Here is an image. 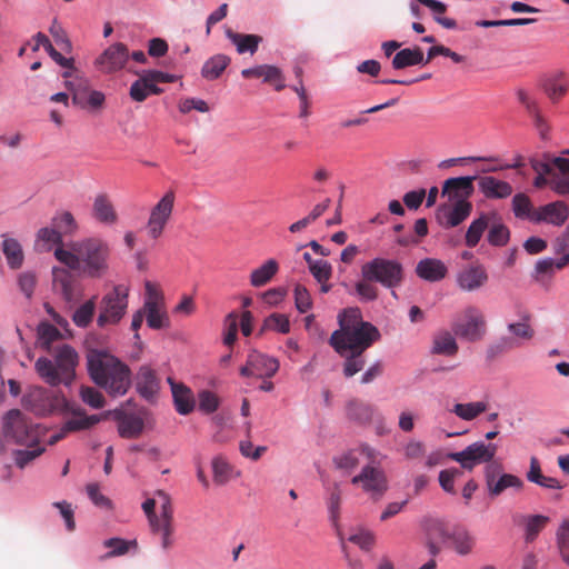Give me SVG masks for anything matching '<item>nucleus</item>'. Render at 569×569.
<instances>
[{
    "instance_id": "nucleus-1",
    "label": "nucleus",
    "mask_w": 569,
    "mask_h": 569,
    "mask_svg": "<svg viewBox=\"0 0 569 569\" xmlns=\"http://www.w3.org/2000/svg\"><path fill=\"white\" fill-rule=\"evenodd\" d=\"M339 329L333 331L329 343L338 355L363 353L380 339L376 326L363 321L358 307L343 309L338 315Z\"/></svg>"
},
{
    "instance_id": "nucleus-2",
    "label": "nucleus",
    "mask_w": 569,
    "mask_h": 569,
    "mask_svg": "<svg viewBox=\"0 0 569 569\" xmlns=\"http://www.w3.org/2000/svg\"><path fill=\"white\" fill-rule=\"evenodd\" d=\"M56 259L71 270L90 278H101L108 271L109 244L99 238L72 241L69 249L57 248Z\"/></svg>"
},
{
    "instance_id": "nucleus-3",
    "label": "nucleus",
    "mask_w": 569,
    "mask_h": 569,
    "mask_svg": "<svg viewBox=\"0 0 569 569\" xmlns=\"http://www.w3.org/2000/svg\"><path fill=\"white\" fill-rule=\"evenodd\" d=\"M87 368L91 380L112 397H121L130 388L129 367L106 350H90L87 355Z\"/></svg>"
},
{
    "instance_id": "nucleus-4",
    "label": "nucleus",
    "mask_w": 569,
    "mask_h": 569,
    "mask_svg": "<svg viewBox=\"0 0 569 569\" xmlns=\"http://www.w3.org/2000/svg\"><path fill=\"white\" fill-rule=\"evenodd\" d=\"M2 432L8 442L32 447L40 442L46 428L33 425L20 410L12 409L2 419Z\"/></svg>"
},
{
    "instance_id": "nucleus-5",
    "label": "nucleus",
    "mask_w": 569,
    "mask_h": 569,
    "mask_svg": "<svg viewBox=\"0 0 569 569\" xmlns=\"http://www.w3.org/2000/svg\"><path fill=\"white\" fill-rule=\"evenodd\" d=\"M361 277L365 280L373 281L386 289L391 290V295L397 298L395 288L403 281V267L397 259L375 257L361 266Z\"/></svg>"
},
{
    "instance_id": "nucleus-6",
    "label": "nucleus",
    "mask_w": 569,
    "mask_h": 569,
    "mask_svg": "<svg viewBox=\"0 0 569 569\" xmlns=\"http://www.w3.org/2000/svg\"><path fill=\"white\" fill-rule=\"evenodd\" d=\"M529 164L536 174L552 176V191L558 196L569 194V159L553 157L543 152L541 158H529Z\"/></svg>"
},
{
    "instance_id": "nucleus-7",
    "label": "nucleus",
    "mask_w": 569,
    "mask_h": 569,
    "mask_svg": "<svg viewBox=\"0 0 569 569\" xmlns=\"http://www.w3.org/2000/svg\"><path fill=\"white\" fill-rule=\"evenodd\" d=\"M92 66L94 70L102 76H114L128 67V46L121 41L109 43L93 59Z\"/></svg>"
},
{
    "instance_id": "nucleus-8",
    "label": "nucleus",
    "mask_w": 569,
    "mask_h": 569,
    "mask_svg": "<svg viewBox=\"0 0 569 569\" xmlns=\"http://www.w3.org/2000/svg\"><path fill=\"white\" fill-rule=\"evenodd\" d=\"M128 308V288L123 284L114 286L106 293L100 302V313L97 319L99 327L118 323Z\"/></svg>"
},
{
    "instance_id": "nucleus-9",
    "label": "nucleus",
    "mask_w": 569,
    "mask_h": 569,
    "mask_svg": "<svg viewBox=\"0 0 569 569\" xmlns=\"http://www.w3.org/2000/svg\"><path fill=\"white\" fill-rule=\"evenodd\" d=\"M451 328L458 337L470 342L481 340L487 331L482 312L473 306L467 307L463 310L462 318L452 321Z\"/></svg>"
},
{
    "instance_id": "nucleus-10",
    "label": "nucleus",
    "mask_w": 569,
    "mask_h": 569,
    "mask_svg": "<svg viewBox=\"0 0 569 569\" xmlns=\"http://www.w3.org/2000/svg\"><path fill=\"white\" fill-rule=\"evenodd\" d=\"M496 452L497 445L477 441L469 445L461 451L449 453L448 457L460 463L463 469L472 470L475 466L479 463H492L491 460L496 456Z\"/></svg>"
},
{
    "instance_id": "nucleus-11",
    "label": "nucleus",
    "mask_w": 569,
    "mask_h": 569,
    "mask_svg": "<svg viewBox=\"0 0 569 569\" xmlns=\"http://www.w3.org/2000/svg\"><path fill=\"white\" fill-rule=\"evenodd\" d=\"M501 465L493 462L485 467V480L488 493L491 497L500 496L507 489L521 490L523 480L512 473L501 472Z\"/></svg>"
},
{
    "instance_id": "nucleus-12",
    "label": "nucleus",
    "mask_w": 569,
    "mask_h": 569,
    "mask_svg": "<svg viewBox=\"0 0 569 569\" xmlns=\"http://www.w3.org/2000/svg\"><path fill=\"white\" fill-rule=\"evenodd\" d=\"M176 196L173 191H168L163 197L151 208L147 221V231L150 238L158 239L173 211Z\"/></svg>"
},
{
    "instance_id": "nucleus-13",
    "label": "nucleus",
    "mask_w": 569,
    "mask_h": 569,
    "mask_svg": "<svg viewBox=\"0 0 569 569\" xmlns=\"http://www.w3.org/2000/svg\"><path fill=\"white\" fill-rule=\"evenodd\" d=\"M352 485H359L365 492L373 498L381 497L388 489V481L380 467L366 465L360 473L351 479Z\"/></svg>"
},
{
    "instance_id": "nucleus-14",
    "label": "nucleus",
    "mask_w": 569,
    "mask_h": 569,
    "mask_svg": "<svg viewBox=\"0 0 569 569\" xmlns=\"http://www.w3.org/2000/svg\"><path fill=\"white\" fill-rule=\"evenodd\" d=\"M489 281L487 268L475 262L459 269L456 273V286L462 292H475L482 289Z\"/></svg>"
},
{
    "instance_id": "nucleus-15",
    "label": "nucleus",
    "mask_w": 569,
    "mask_h": 569,
    "mask_svg": "<svg viewBox=\"0 0 569 569\" xmlns=\"http://www.w3.org/2000/svg\"><path fill=\"white\" fill-rule=\"evenodd\" d=\"M52 288L68 303L77 301L81 296L79 280L66 268H52Z\"/></svg>"
},
{
    "instance_id": "nucleus-16",
    "label": "nucleus",
    "mask_w": 569,
    "mask_h": 569,
    "mask_svg": "<svg viewBox=\"0 0 569 569\" xmlns=\"http://www.w3.org/2000/svg\"><path fill=\"white\" fill-rule=\"evenodd\" d=\"M538 84L551 102H558L569 89V79L563 70H553L539 77Z\"/></svg>"
},
{
    "instance_id": "nucleus-17",
    "label": "nucleus",
    "mask_w": 569,
    "mask_h": 569,
    "mask_svg": "<svg viewBox=\"0 0 569 569\" xmlns=\"http://www.w3.org/2000/svg\"><path fill=\"white\" fill-rule=\"evenodd\" d=\"M148 411L146 409L139 410L138 413H126L122 411H114V418L118 422V432L121 438L134 439L138 438L144 429V418Z\"/></svg>"
},
{
    "instance_id": "nucleus-18",
    "label": "nucleus",
    "mask_w": 569,
    "mask_h": 569,
    "mask_svg": "<svg viewBox=\"0 0 569 569\" xmlns=\"http://www.w3.org/2000/svg\"><path fill=\"white\" fill-rule=\"evenodd\" d=\"M568 218V204L562 200H557L536 209L533 223H548L553 227H562Z\"/></svg>"
},
{
    "instance_id": "nucleus-19",
    "label": "nucleus",
    "mask_w": 569,
    "mask_h": 569,
    "mask_svg": "<svg viewBox=\"0 0 569 569\" xmlns=\"http://www.w3.org/2000/svg\"><path fill=\"white\" fill-rule=\"evenodd\" d=\"M476 180L479 192L489 200H505L513 192L511 183L490 174L476 177Z\"/></svg>"
},
{
    "instance_id": "nucleus-20",
    "label": "nucleus",
    "mask_w": 569,
    "mask_h": 569,
    "mask_svg": "<svg viewBox=\"0 0 569 569\" xmlns=\"http://www.w3.org/2000/svg\"><path fill=\"white\" fill-rule=\"evenodd\" d=\"M475 180L476 176L449 178L443 183L442 194L452 202L469 201L475 190Z\"/></svg>"
},
{
    "instance_id": "nucleus-21",
    "label": "nucleus",
    "mask_w": 569,
    "mask_h": 569,
    "mask_svg": "<svg viewBox=\"0 0 569 569\" xmlns=\"http://www.w3.org/2000/svg\"><path fill=\"white\" fill-rule=\"evenodd\" d=\"M160 385L153 369L142 366L136 376V390L146 401L153 403L157 400Z\"/></svg>"
},
{
    "instance_id": "nucleus-22",
    "label": "nucleus",
    "mask_w": 569,
    "mask_h": 569,
    "mask_svg": "<svg viewBox=\"0 0 569 569\" xmlns=\"http://www.w3.org/2000/svg\"><path fill=\"white\" fill-rule=\"evenodd\" d=\"M34 369L39 377L48 385L56 387L60 383H64L66 386H69L72 380L64 376L59 368V366L56 363V361L50 360L46 357H40L36 363Z\"/></svg>"
},
{
    "instance_id": "nucleus-23",
    "label": "nucleus",
    "mask_w": 569,
    "mask_h": 569,
    "mask_svg": "<svg viewBox=\"0 0 569 569\" xmlns=\"http://www.w3.org/2000/svg\"><path fill=\"white\" fill-rule=\"evenodd\" d=\"M416 274L428 282H439L448 274L447 264L437 258H423L416 264Z\"/></svg>"
},
{
    "instance_id": "nucleus-24",
    "label": "nucleus",
    "mask_w": 569,
    "mask_h": 569,
    "mask_svg": "<svg viewBox=\"0 0 569 569\" xmlns=\"http://www.w3.org/2000/svg\"><path fill=\"white\" fill-rule=\"evenodd\" d=\"M139 78L130 86L129 96L136 102H142L150 96L162 93V89L156 86L149 70L138 73Z\"/></svg>"
},
{
    "instance_id": "nucleus-25",
    "label": "nucleus",
    "mask_w": 569,
    "mask_h": 569,
    "mask_svg": "<svg viewBox=\"0 0 569 569\" xmlns=\"http://www.w3.org/2000/svg\"><path fill=\"white\" fill-rule=\"evenodd\" d=\"M248 365L258 378H271L279 369V361L276 358L258 351L249 353Z\"/></svg>"
},
{
    "instance_id": "nucleus-26",
    "label": "nucleus",
    "mask_w": 569,
    "mask_h": 569,
    "mask_svg": "<svg viewBox=\"0 0 569 569\" xmlns=\"http://www.w3.org/2000/svg\"><path fill=\"white\" fill-rule=\"evenodd\" d=\"M92 217L106 226H113L118 222V214L113 203L106 193H99L94 197Z\"/></svg>"
},
{
    "instance_id": "nucleus-27",
    "label": "nucleus",
    "mask_w": 569,
    "mask_h": 569,
    "mask_svg": "<svg viewBox=\"0 0 569 569\" xmlns=\"http://www.w3.org/2000/svg\"><path fill=\"white\" fill-rule=\"evenodd\" d=\"M167 381L171 387L176 410L182 416L190 413L194 409L192 391L183 383L174 382L170 377L167 379Z\"/></svg>"
},
{
    "instance_id": "nucleus-28",
    "label": "nucleus",
    "mask_w": 569,
    "mask_h": 569,
    "mask_svg": "<svg viewBox=\"0 0 569 569\" xmlns=\"http://www.w3.org/2000/svg\"><path fill=\"white\" fill-rule=\"evenodd\" d=\"M472 203L470 201L453 202L451 208H443L440 217L445 219L443 224L447 228H453L463 222L471 213Z\"/></svg>"
},
{
    "instance_id": "nucleus-29",
    "label": "nucleus",
    "mask_w": 569,
    "mask_h": 569,
    "mask_svg": "<svg viewBox=\"0 0 569 569\" xmlns=\"http://www.w3.org/2000/svg\"><path fill=\"white\" fill-rule=\"evenodd\" d=\"M507 331L510 337L517 340L520 345L525 341H530L535 337V329L531 325V315L521 312L519 320L507 323Z\"/></svg>"
},
{
    "instance_id": "nucleus-30",
    "label": "nucleus",
    "mask_w": 569,
    "mask_h": 569,
    "mask_svg": "<svg viewBox=\"0 0 569 569\" xmlns=\"http://www.w3.org/2000/svg\"><path fill=\"white\" fill-rule=\"evenodd\" d=\"M54 361L62 373L73 380L74 368L78 365L77 351L69 345H61L56 349Z\"/></svg>"
},
{
    "instance_id": "nucleus-31",
    "label": "nucleus",
    "mask_w": 569,
    "mask_h": 569,
    "mask_svg": "<svg viewBox=\"0 0 569 569\" xmlns=\"http://www.w3.org/2000/svg\"><path fill=\"white\" fill-rule=\"evenodd\" d=\"M23 407L38 416L49 415L53 406L49 397L41 389H37L22 398Z\"/></svg>"
},
{
    "instance_id": "nucleus-32",
    "label": "nucleus",
    "mask_w": 569,
    "mask_h": 569,
    "mask_svg": "<svg viewBox=\"0 0 569 569\" xmlns=\"http://www.w3.org/2000/svg\"><path fill=\"white\" fill-rule=\"evenodd\" d=\"M33 39H34V41H38V44H42V48L47 51V53L50 56V58L58 66L67 69V71L63 72V77L64 78L71 77V73H72L71 71L74 68L73 58L63 57L59 51H57L54 49V47L50 42L49 38L42 32H38Z\"/></svg>"
},
{
    "instance_id": "nucleus-33",
    "label": "nucleus",
    "mask_w": 569,
    "mask_h": 569,
    "mask_svg": "<svg viewBox=\"0 0 569 569\" xmlns=\"http://www.w3.org/2000/svg\"><path fill=\"white\" fill-rule=\"evenodd\" d=\"M224 33L226 37L236 46L239 54H243L246 52L253 54L262 41L260 36L237 33L231 29H226Z\"/></svg>"
},
{
    "instance_id": "nucleus-34",
    "label": "nucleus",
    "mask_w": 569,
    "mask_h": 569,
    "mask_svg": "<svg viewBox=\"0 0 569 569\" xmlns=\"http://www.w3.org/2000/svg\"><path fill=\"white\" fill-rule=\"evenodd\" d=\"M54 248L62 247V236L52 224L38 230L36 238V249L38 251H51Z\"/></svg>"
},
{
    "instance_id": "nucleus-35",
    "label": "nucleus",
    "mask_w": 569,
    "mask_h": 569,
    "mask_svg": "<svg viewBox=\"0 0 569 569\" xmlns=\"http://www.w3.org/2000/svg\"><path fill=\"white\" fill-rule=\"evenodd\" d=\"M72 413L74 417L62 425L67 433L88 430L101 421V416H87L81 408L73 409Z\"/></svg>"
},
{
    "instance_id": "nucleus-36",
    "label": "nucleus",
    "mask_w": 569,
    "mask_h": 569,
    "mask_svg": "<svg viewBox=\"0 0 569 569\" xmlns=\"http://www.w3.org/2000/svg\"><path fill=\"white\" fill-rule=\"evenodd\" d=\"M427 64L420 48H406L398 51L392 59L393 69L400 70L412 66Z\"/></svg>"
},
{
    "instance_id": "nucleus-37",
    "label": "nucleus",
    "mask_w": 569,
    "mask_h": 569,
    "mask_svg": "<svg viewBox=\"0 0 569 569\" xmlns=\"http://www.w3.org/2000/svg\"><path fill=\"white\" fill-rule=\"evenodd\" d=\"M377 410L373 406L358 400H351L347 405V417L358 423H369L376 418Z\"/></svg>"
},
{
    "instance_id": "nucleus-38",
    "label": "nucleus",
    "mask_w": 569,
    "mask_h": 569,
    "mask_svg": "<svg viewBox=\"0 0 569 569\" xmlns=\"http://www.w3.org/2000/svg\"><path fill=\"white\" fill-rule=\"evenodd\" d=\"M2 252L6 257L9 268L16 270L22 267L24 254L21 244L17 239L2 236Z\"/></svg>"
},
{
    "instance_id": "nucleus-39",
    "label": "nucleus",
    "mask_w": 569,
    "mask_h": 569,
    "mask_svg": "<svg viewBox=\"0 0 569 569\" xmlns=\"http://www.w3.org/2000/svg\"><path fill=\"white\" fill-rule=\"evenodd\" d=\"M62 333L53 325L42 321L37 327V345L44 351H50L53 343L62 339Z\"/></svg>"
},
{
    "instance_id": "nucleus-40",
    "label": "nucleus",
    "mask_w": 569,
    "mask_h": 569,
    "mask_svg": "<svg viewBox=\"0 0 569 569\" xmlns=\"http://www.w3.org/2000/svg\"><path fill=\"white\" fill-rule=\"evenodd\" d=\"M461 556L468 555L475 546V537L465 528H452L449 543Z\"/></svg>"
},
{
    "instance_id": "nucleus-41",
    "label": "nucleus",
    "mask_w": 569,
    "mask_h": 569,
    "mask_svg": "<svg viewBox=\"0 0 569 569\" xmlns=\"http://www.w3.org/2000/svg\"><path fill=\"white\" fill-rule=\"evenodd\" d=\"M213 481L218 486L227 485L234 476L233 467L226 457L218 455L211 460Z\"/></svg>"
},
{
    "instance_id": "nucleus-42",
    "label": "nucleus",
    "mask_w": 569,
    "mask_h": 569,
    "mask_svg": "<svg viewBox=\"0 0 569 569\" xmlns=\"http://www.w3.org/2000/svg\"><path fill=\"white\" fill-rule=\"evenodd\" d=\"M143 312L149 328L159 330L169 327V318L161 310L160 303L156 305L153 301H144Z\"/></svg>"
},
{
    "instance_id": "nucleus-43",
    "label": "nucleus",
    "mask_w": 569,
    "mask_h": 569,
    "mask_svg": "<svg viewBox=\"0 0 569 569\" xmlns=\"http://www.w3.org/2000/svg\"><path fill=\"white\" fill-rule=\"evenodd\" d=\"M149 527L151 532L159 537L161 549L168 551L174 542L173 520H154Z\"/></svg>"
},
{
    "instance_id": "nucleus-44",
    "label": "nucleus",
    "mask_w": 569,
    "mask_h": 569,
    "mask_svg": "<svg viewBox=\"0 0 569 569\" xmlns=\"http://www.w3.org/2000/svg\"><path fill=\"white\" fill-rule=\"evenodd\" d=\"M512 212L518 219H527L533 223L536 209L532 206L530 198L522 193H516L511 200Z\"/></svg>"
},
{
    "instance_id": "nucleus-45",
    "label": "nucleus",
    "mask_w": 569,
    "mask_h": 569,
    "mask_svg": "<svg viewBox=\"0 0 569 569\" xmlns=\"http://www.w3.org/2000/svg\"><path fill=\"white\" fill-rule=\"evenodd\" d=\"M432 353L435 355H445V356H453L458 351V345L449 331H442L435 336L432 343Z\"/></svg>"
},
{
    "instance_id": "nucleus-46",
    "label": "nucleus",
    "mask_w": 569,
    "mask_h": 569,
    "mask_svg": "<svg viewBox=\"0 0 569 569\" xmlns=\"http://www.w3.org/2000/svg\"><path fill=\"white\" fill-rule=\"evenodd\" d=\"M278 271V263L273 259L267 260L250 274V283L253 287H262L269 282Z\"/></svg>"
},
{
    "instance_id": "nucleus-47",
    "label": "nucleus",
    "mask_w": 569,
    "mask_h": 569,
    "mask_svg": "<svg viewBox=\"0 0 569 569\" xmlns=\"http://www.w3.org/2000/svg\"><path fill=\"white\" fill-rule=\"evenodd\" d=\"M230 59L224 54H217L204 62L201 74L208 80H214L221 76L228 67Z\"/></svg>"
},
{
    "instance_id": "nucleus-48",
    "label": "nucleus",
    "mask_w": 569,
    "mask_h": 569,
    "mask_svg": "<svg viewBox=\"0 0 569 569\" xmlns=\"http://www.w3.org/2000/svg\"><path fill=\"white\" fill-rule=\"evenodd\" d=\"M556 546L561 561L569 567V520L565 519L556 531Z\"/></svg>"
},
{
    "instance_id": "nucleus-49",
    "label": "nucleus",
    "mask_w": 569,
    "mask_h": 569,
    "mask_svg": "<svg viewBox=\"0 0 569 569\" xmlns=\"http://www.w3.org/2000/svg\"><path fill=\"white\" fill-rule=\"evenodd\" d=\"M487 410V403L483 401L456 403L451 409L457 417L462 420L470 421Z\"/></svg>"
},
{
    "instance_id": "nucleus-50",
    "label": "nucleus",
    "mask_w": 569,
    "mask_h": 569,
    "mask_svg": "<svg viewBox=\"0 0 569 569\" xmlns=\"http://www.w3.org/2000/svg\"><path fill=\"white\" fill-rule=\"evenodd\" d=\"M51 224L63 234H72L78 229L77 221L70 211H58L51 219Z\"/></svg>"
},
{
    "instance_id": "nucleus-51",
    "label": "nucleus",
    "mask_w": 569,
    "mask_h": 569,
    "mask_svg": "<svg viewBox=\"0 0 569 569\" xmlns=\"http://www.w3.org/2000/svg\"><path fill=\"white\" fill-rule=\"evenodd\" d=\"M46 451V447L40 446V442L27 449L16 450L13 452V460L18 468L23 469L36 458L41 456Z\"/></svg>"
},
{
    "instance_id": "nucleus-52",
    "label": "nucleus",
    "mask_w": 569,
    "mask_h": 569,
    "mask_svg": "<svg viewBox=\"0 0 569 569\" xmlns=\"http://www.w3.org/2000/svg\"><path fill=\"white\" fill-rule=\"evenodd\" d=\"M487 227H488V219L485 214H481L479 218L475 219L470 223V226L466 232V244L469 248L476 247L479 243Z\"/></svg>"
},
{
    "instance_id": "nucleus-53",
    "label": "nucleus",
    "mask_w": 569,
    "mask_h": 569,
    "mask_svg": "<svg viewBox=\"0 0 569 569\" xmlns=\"http://www.w3.org/2000/svg\"><path fill=\"white\" fill-rule=\"evenodd\" d=\"M549 522V517L543 515L529 516L525 522V539L527 542L536 540L540 531Z\"/></svg>"
},
{
    "instance_id": "nucleus-54",
    "label": "nucleus",
    "mask_w": 569,
    "mask_h": 569,
    "mask_svg": "<svg viewBox=\"0 0 569 569\" xmlns=\"http://www.w3.org/2000/svg\"><path fill=\"white\" fill-rule=\"evenodd\" d=\"M243 78H262L263 82H269L278 78L279 68L272 64H260L252 68H247L241 71Z\"/></svg>"
},
{
    "instance_id": "nucleus-55",
    "label": "nucleus",
    "mask_w": 569,
    "mask_h": 569,
    "mask_svg": "<svg viewBox=\"0 0 569 569\" xmlns=\"http://www.w3.org/2000/svg\"><path fill=\"white\" fill-rule=\"evenodd\" d=\"M104 547L109 548L110 551L107 553L108 557L122 556L129 552L131 549L137 550V541L124 540L121 538H110L103 542Z\"/></svg>"
},
{
    "instance_id": "nucleus-56",
    "label": "nucleus",
    "mask_w": 569,
    "mask_h": 569,
    "mask_svg": "<svg viewBox=\"0 0 569 569\" xmlns=\"http://www.w3.org/2000/svg\"><path fill=\"white\" fill-rule=\"evenodd\" d=\"M348 541L357 545L362 551H370L376 542V535L368 529L358 528L349 537Z\"/></svg>"
},
{
    "instance_id": "nucleus-57",
    "label": "nucleus",
    "mask_w": 569,
    "mask_h": 569,
    "mask_svg": "<svg viewBox=\"0 0 569 569\" xmlns=\"http://www.w3.org/2000/svg\"><path fill=\"white\" fill-rule=\"evenodd\" d=\"M333 463L337 469L345 473H350L359 466V452L357 449H352L336 456Z\"/></svg>"
},
{
    "instance_id": "nucleus-58",
    "label": "nucleus",
    "mask_w": 569,
    "mask_h": 569,
    "mask_svg": "<svg viewBox=\"0 0 569 569\" xmlns=\"http://www.w3.org/2000/svg\"><path fill=\"white\" fill-rule=\"evenodd\" d=\"M81 400L92 409H101L106 405L103 395L91 386H81L79 390Z\"/></svg>"
},
{
    "instance_id": "nucleus-59",
    "label": "nucleus",
    "mask_w": 569,
    "mask_h": 569,
    "mask_svg": "<svg viewBox=\"0 0 569 569\" xmlns=\"http://www.w3.org/2000/svg\"><path fill=\"white\" fill-rule=\"evenodd\" d=\"M37 274L33 271H22L17 277V284L27 300H31L37 286Z\"/></svg>"
},
{
    "instance_id": "nucleus-60",
    "label": "nucleus",
    "mask_w": 569,
    "mask_h": 569,
    "mask_svg": "<svg viewBox=\"0 0 569 569\" xmlns=\"http://www.w3.org/2000/svg\"><path fill=\"white\" fill-rule=\"evenodd\" d=\"M96 303L93 299L82 303L72 316V321L79 328H86L91 322L94 315Z\"/></svg>"
},
{
    "instance_id": "nucleus-61",
    "label": "nucleus",
    "mask_w": 569,
    "mask_h": 569,
    "mask_svg": "<svg viewBox=\"0 0 569 569\" xmlns=\"http://www.w3.org/2000/svg\"><path fill=\"white\" fill-rule=\"evenodd\" d=\"M375 283L363 278L356 282L355 291L361 302H372L378 299V288Z\"/></svg>"
},
{
    "instance_id": "nucleus-62",
    "label": "nucleus",
    "mask_w": 569,
    "mask_h": 569,
    "mask_svg": "<svg viewBox=\"0 0 569 569\" xmlns=\"http://www.w3.org/2000/svg\"><path fill=\"white\" fill-rule=\"evenodd\" d=\"M451 529L441 521H431L427 527V538L447 546L450 540Z\"/></svg>"
},
{
    "instance_id": "nucleus-63",
    "label": "nucleus",
    "mask_w": 569,
    "mask_h": 569,
    "mask_svg": "<svg viewBox=\"0 0 569 569\" xmlns=\"http://www.w3.org/2000/svg\"><path fill=\"white\" fill-rule=\"evenodd\" d=\"M262 330H272L279 333H288L290 331L289 318L282 313H271L264 319Z\"/></svg>"
},
{
    "instance_id": "nucleus-64",
    "label": "nucleus",
    "mask_w": 569,
    "mask_h": 569,
    "mask_svg": "<svg viewBox=\"0 0 569 569\" xmlns=\"http://www.w3.org/2000/svg\"><path fill=\"white\" fill-rule=\"evenodd\" d=\"M342 358H345L343 363V375L347 378H350L361 371L365 367V359L362 357V353L357 352H350L349 355H340Z\"/></svg>"
}]
</instances>
